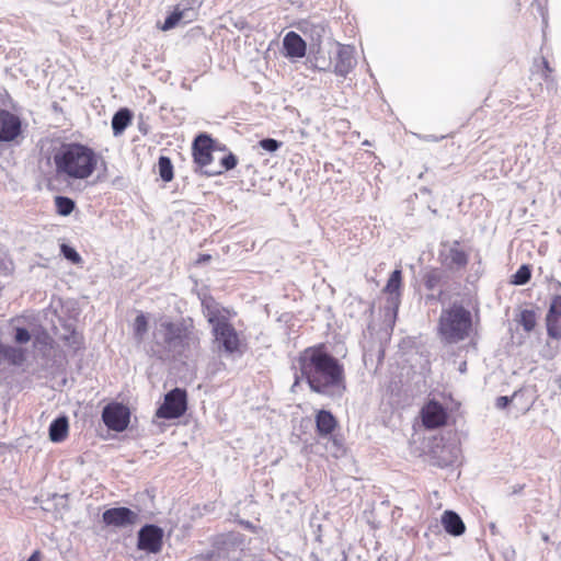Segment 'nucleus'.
<instances>
[{"label": "nucleus", "instance_id": "nucleus-27", "mask_svg": "<svg viewBox=\"0 0 561 561\" xmlns=\"http://www.w3.org/2000/svg\"><path fill=\"white\" fill-rule=\"evenodd\" d=\"M443 273L438 268L427 271L423 277L426 289L434 290L442 282Z\"/></svg>", "mask_w": 561, "mask_h": 561}, {"label": "nucleus", "instance_id": "nucleus-20", "mask_svg": "<svg viewBox=\"0 0 561 561\" xmlns=\"http://www.w3.org/2000/svg\"><path fill=\"white\" fill-rule=\"evenodd\" d=\"M193 10L192 9H184L180 10L176 8L167 19L164 20V23L162 25L163 31L171 30L175 27L181 21H184V23H187L192 21L193 19Z\"/></svg>", "mask_w": 561, "mask_h": 561}, {"label": "nucleus", "instance_id": "nucleus-28", "mask_svg": "<svg viewBox=\"0 0 561 561\" xmlns=\"http://www.w3.org/2000/svg\"><path fill=\"white\" fill-rule=\"evenodd\" d=\"M518 322L526 332H531L537 323L536 312L529 309L523 310Z\"/></svg>", "mask_w": 561, "mask_h": 561}, {"label": "nucleus", "instance_id": "nucleus-23", "mask_svg": "<svg viewBox=\"0 0 561 561\" xmlns=\"http://www.w3.org/2000/svg\"><path fill=\"white\" fill-rule=\"evenodd\" d=\"M238 163V159L233 153L225 156L220 160V169L218 170H205L204 173L208 176L221 174L224 171L232 170Z\"/></svg>", "mask_w": 561, "mask_h": 561}, {"label": "nucleus", "instance_id": "nucleus-18", "mask_svg": "<svg viewBox=\"0 0 561 561\" xmlns=\"http://www.w3.org/2000/svg\"><path fill=\"white\" fill-rule=\"evenodd\" d=\"M316 426L319 436L330 435L336 427V420L330 411L320 410L316 415Z\"/></svg>", "mask_w": 561, "mask_h": 561}, {"label": "nucleus", "instance_id": "nucleus-4", "mask_svg": "<svg viewBox=\"0 0 561 561\" xmlns=\"http://www.w3.org/2000/svg\"><path fill=\"white\" fill-rule=\"evenodd\" d=\"M208 322L213 327L214 345L219 353L231 355L239 351L240 339L233 325L224 317L208 309Z\"/></svg>", "mask_w": 561, "mask_h": 561}, {"label": "nucleus", "instance_id": "nucleus-33", "mask_svg": "<svg viewBox=\"0 0 561 561\" xmlns=\"http://www.w3.org/2000/svg\"><path fill=\"white\" fill-rule=\"evenodd\" d=\"M259 146L267 152H275L282 147V142L273 138H265L259 141Z\"/></svg>", "mask_w": 561, "mask_h": 561}, {"label": "nucleus", "instance_id": "nucleus-25", "mask_svg": "<svg viewBox=\"0 0 561 561\" xmlns=\"http://www.w3.org/2000/svg\"><path fill=\"white\" fill-rule=\"evenodd\" d=\"M159 174L164 182H170L173 179V165L171 159L161 156L158 161Z\"/></svg>", "mask_w": 561, "mask_h": 561}, {"label": "nucleus", "instance_id": "nucleus-6", "mask_svg": "<svg viewBox=\"0 0 561 561\" xmlns=\"http://www.w3.org/2000/svg\"><path fill=\"white\" fill-rule=\"evenodd\" d=\"M186 409V391L175 388L165 394L163 403L156 412V416L167 420L178 419L185 413Z\"/></svg>", "mask_w": 561, "mask_h": 561}, {"label": "nucleus", "instance_id": "nucleus-7", "mask_svg": "<svg viewBox=\"0 0 561 561\" xmlns=\"http://www.w3.org/2000/svg\"><path fill=\"white\" fill-rule=\"evenodd\" d=\"M130 412L122 403H110L102 412L104 424L112 431L123 432L129 424Z\"/></svg>", "mask_w": 561, "mask_h": 561}, {"label": "nucleus", "instance_id": "nucleus-9", "mask_svg": "<svg viewBox=\"0 0 561 561\" xmlns=\"http://www.w3.org/2000/svg\"><path fill=\"white\" fill-rule=\"evenodd\" d=\"M163 530L157 525H145L138 531L137 548L149 553H158L162 548Z\"/></svg>", "mask_w": 561, "mask_h": 561}, {"label": "nucleus", "instance_id": "nucleus-30", "mask_svg": "<svg viewBox=\"0 0 561 561\" xmlns=\"http://www.w3.org/2000/svg\"><path fill=\"white\" fill-rule=\"evenodd\" d=\"M561 318V295L552 297L546 319H560Z\"/></svg>", "mask_w": 561, "mask_h": 561}, {"label": "nucleus", "instance_id": "nucleus-2", "mask_svg": "<svg viewBox=\"0 0 561 561\" xmlns=\"http://www.w3.org/2000/svg\"><path fill=\"white\" fill-rule=\"evenodd\" d=\"M56 172L73 180H85L95 171V151L79 142H64L54 152Z\"/></svg>", "mask_w": 561, "mask_h": 561}, {"label": "nucleus", "instance_id": "nucleus-29", "mask_svg": "<svg viewBox=\"0 0 561 561\" xmlns=\"http://www.w3.org/2000/svg\"><path fill=\"white\" fill-rule=\"evenodd\" d=\"M531 271L528 265H522L512 276V283L515 285H525L530 280Z\"/></svg>", "mask_w": 561, "mask_h": 561}, {"label": "nucleus", "instance_id": "nucleus-31", "mask_svg": "<svg viewBox=\"0 0 561 561\" xmlns=\"http://www.w3.org/2000/svg\"><path fill=\"white\" fill-rule=\"evenodd\" d=\"M546 327L548 335L553 340L561 339L560 319H546Z\"/></svg>", "mask_w": 561, "mask_h": 561}, {"label": "nucleus", "instance_id": "nucleus-19", "mask_svg": "<svg viewBox=\"0 0 561 561\" xmlns=\"http://www.w3.org/2000/svg\"><path fill=\"white\" fill-rule=\"evenodd\" d=\"M69 423L67 416L55 419L49 425V438L54 443H60L68 435Z\"/></svg>", "mask_w": 561, "mask_h": 561}, {"label": "nucleus", "instance_id": "nucleus-42", "mask_svg": "<svg viewBox=\"0 0 561 561\" xmlns=\"http://www.w3.org/2000/svg\"><path fill=\"white\" fill-rule=\"evenodd\" d=\"M427 299H435L434 295L427 296Z\"/></svg>", "mask_w": 561, "mask_h": 561}, {"label": "nucleus", "instance_id": "nucleus-8", "mask_svg": "<svg viewBox=\"0 0 561 561\" xmlns=\"http://www.w3.org/2000/svg\"><path fill=\"white\" fill-rule=\"evenodd\" d=\"M102 520L106 526L127 528L139 522V513L124 506L113 507L103 512Z\"/></svg>", "mask_w": 561, "mask_h": 561}, {"label": "nucleus", "instance_id": "nucleus-14", "mask_svg": "<svg viewBox=\"0 0 561 561\" xmlns=\"http://www.w3.org/2000/svg\"><path fill=\"white\" fill-rule=\"evenodd\" d=\"M21 134V119L13 113L0 108V142H10Z\"/></svg>", "mask_w": 561, "mask_h": 561}, {"label": "nucleus", "instance_id": "nucleus-40", "mask_svg": "<svg viewBox=\"0 0 561 561\" xmlns=\"http://www.w3.org/2000/svg\"><path fill=\"white\" fill-rule=\"evenodd\" d=\"M27 561H39L38 560V551H35Z\"/></svg>", "mask_w": 561, "mask_h": 561}, {"label": "nucleus", "instance_id": "nucleus-26", "mask_svg": "<svg viewBox=\"0 0 561 561\" xmlns=\"http://www.w3.org/2000/svg\"><path fill=\"white\" fill-rule=\"evenodd\" d=\"M55 206H56L57 213L59 215L68 216V215H70L73 211V209L76 207V204L69 197L56 196L55 197Z\"/></svg>", "mask_w": 561, "mask_h": 561}, {"label": "nucleus", "instance_id": "nucleus-3", "mask_svg": "<svg viewBox=\"0 0 561 561\" xmlns=\"http://www.w3.org/2000/svg\"><path fill=\"white\" fill-rule=\"evenodd\" d=\"M471 313L460 305L443 310L439 317V333L447 343H458L469 336Z\"/></svg>", "mask_w": 561, "mask_h": 561}, {"label": "nucleus", "instance_id": "nucleus-24", "mask_svg": "<svg viewBox=\"0 0 561 561\" xmlns=\"http://www.w3.org/2000/svg\"><path fill=\"white\" fill-rule=\"evenodd\" d=\"M148 332V320L144 313H139L134 321V336L138 343L142 342Z\"/></svg>", "mask_w": 561, "mask_h": 561}, {"label": "nucleus", "instance_id": "nucleus-41", "mask_svg": "<svg viewBox=\"0 0 561 561\" xmlns=\"http://www.w3.org/2000/svg\"><path fill=\"white\" fill-rule=\"evenodd\" d=\"M542 539H543L545 541H548V539H549L548 535H543Z\"/></svg>", "mask_w": 561, "mask_h": 561}, {"label": "nucleus", "instance_id": "nucleus-39", "mask_svg": "<svg viewBox=\"0 0 561 561\" xmlns=\"http://www.w3.org/2000/svg\"><path fill=\"white\" fill-rule=\"evenodd\" d=\"M210 260V255L209 254H203L199 256V259L197 260V263H203V262H207Z\"/></svg>", "mask_w": 561, "mask_h": 561}, {"label": "nucleus", "instance_id": "nucleus-17", "mask_svg": "<svg viewBox=\"0 0 561 561\" xmlns=\"http://www.w3.org/2000/svg\"><path fill=\"white\" fill-rule=\"evenodd\" d=\"M442 524L446 533L451 536H460L465 533L466 526L460 516L454 511H445L442 515Z\"/></svg>", "mask_w": 561, "mask_h": 561}, {"label": "nucleus", "instance_id": "nucleus-21", "mask_svg": "<svg viewBox=\"0 0 561 561\" xmlns=\"http://www.w3.org/2000/svg\"><path fill=\"white\" fill-rule=\"evenodd\" d=\"M131 113L128 108H121L112 118V129L115 136L123 134L127 126L131 123Z\"/></svg>", "mask_w": 561, "mask_h": 561}, {"label": "nucleus", "instance_id": "nucleus-43", "mask_svg": "<svg viewBox=\"0 0 561 561\" xmlns=\"http://www.w3.org/2000/svg\"><path fill=\"white\" fill-rule=\"evenodd\" d=\"M491 530H492L493 533H494V530H495V526H494L493 524L491 525Z\"/></svg>", "mask_w": 561, "mask_h": 561}, {"label": "nucleus", "instance_id": "nucleus-5", "mask_svg": "<svg viewBox=\"0 0 561 561\" xmlns=\"http://www.w3.org/2000/svg\"><path fill=\"white\" fill-rule=\"evenodd\" d=\"M159 332L162 333L163 341L169 348L183 350L198 343L196 333L182 324L165 321L160 324Z\"/></svg>", "mask_w": 561, "mask_h": 561}, {"label": "nucleus", "instance_id": "nucleus-38", "mask_svg": "<svg viewBox=\"0 0 561 561\" xmlns=\"http://www.w3.org/2000/svg\"><path fill=\"white\" fill-rule=\"evenodd\" d=\"M316 61H317L316 67H317L319 70H323V71L329 70V68H330V64L324 65V66H320V65H319V59H318V58H316Z\"/></svg>", "mask_w": 561, "mask_h": 561}, {"label": "nucleus", "instance_id": "nucleus-11", "mask_svg": "<svg viewBox=\"0 0 561 561\" xmlns=\"http://www.w3.org/2000/svg\"><path fill=\"white\" fill-rule=\"evenodd\" d=\"M421 419L425 428L435 430L446 424L447 412L439 402L431 400L422 408Z\"/></svg>", "mask_w": 561, "mask_h": 561}, {"label": "nucleus", "instance_id": "nucleus-37", "mask_svg": "<svg viewBox=\"0 0 561 561\" xmlns=\"http://www.w3.org/2000/svg\"><path fill=\"white\" fill-rule=\"evenodd\" d=\"M542 66L545 68V72L542 73V77L546 81L553 82V79L550 78V73L552 72V68L549 66V62L546 58H542Z\"/></svg>", "mask_w": 561, "mask_h": 561}, {"label": "nucleus", "instance_id": "nucleus-12", "mask_svg": "<svg viewBox=\"0 0 561 561\" xmlns=\"http://www.w3.org/2000/svg\"><path fill=\"white\" fill-rule=\"evenodd\" d=\"M440 261L450 271L463 270L468 262V253L460 248V242L455 240L446 251L440 252Z\"/></svg>", "mask_w": 561, "mask_h": 561}, {"label": "nucleus", "instance_id": "nucleus-13", "mask_svg": "<svg viewBox=\"0 0 561 561\" xmlns=\"http://www.w3.org/2000/svg\"><path fill=\"white\" fill-rule=\"evenodd\" d=\"M401 284H402V272L401 270H394L387 280L383 288V293L388 295L386 302V310L391 311L393 316L397 314L400 298H401Z\"/></svg>", "mask_w": 561, "mask_h": 561}, {"label": "nucleus", "instance_id": "nucleus-10", "mask_svg": "<svg viewBox=\"0 0 561 561\" xmlns=\"http://www.w3.org/2000/svg\"><path fill=\"white\" fill-rule=\"evenodd\" d=\"M214 140L211 137L207 134H199L193 142V157L194 162L203 169V172L205 170H209L208 167L213 162V149Z\"/></svg>", "mask_w": 561, "mask_h": 561}, {"label": "nucleus", "instance_id": "nucleus-44", "mask_svg": "<svg viewBox=\"0 0 561 561\" xmlns=\"http://www.w3.org/2000/svg\"><path fill=\"white\" fill-rule=\"evenodd\" d=\"M289 2H290V3H296V1H295V0H289Z\"/></svg>", "mask_w": 561, "mask_h": 561}, {"label": "nucleus", "instance_id": "nucleus-36", "mask_svg": "<svg viewBox=\"0 0 561 561\" xmlns=\"http://www.w3.org/2000/svg\"><path fill=\"white\" fill-rule=\"evenodd\" d=\"M514 397H515V393L512 397L501 396V397L496 398L495 407L497 409H505L512 402Z\"/></svg>", "mask_w": 561, "mask_h": 561}, {"label": "nucleus", "instance_id": "nucleus-1", "mask_svg": "<svg viewBox=\"0 0 561 561\" xmlns=\"http://www.w3.org/2000/svg\"><path fill=\"white\" fill-rule=\"evenodd\" d=\"M295 381L291 390L306 381L314 393L340 399L346 391L344 367L322 344L301 351L293 360Z\"/></svg>", "mask_w": 561, "mask_h": 561}, {"label": "nucleus", "instance_id": "nucleus-35", "mask_svg": "<svg viewBox=\"0 0 561 561\" xmlns=\"http://www.w3.org/2000/svg\"><path fill=\"white\" fill-rule=\"evenodd\" d=\"M14 339L18 343L24 344L31 340V334L25 328H18Z\"/></svg>", "mask_w": 561, "mask_h": 561}, {"label": "nucleus", "instance_id": "nucleus-16", "mask_svg": "<svg viewBox=\"0 0 561 561\" xmlns=\"http://www.w3.org/2000/svg\"><path fill=\"white\" fill-rule=\"evenodd\" d=\"M283 46L287 57L301 58L306 55V43L296 32L291 31L285 35Z\"/></svg>", "mask_w": 561, "mask_h": 561}, {"label": "nucleus", "instance_id": "nucleus-22", "mask_svg": "<svg viewBox=\"0 0 561 561\" xmlns=\"http://www.w3.org/2000/svg\"><path fill=\"white\" fill-rule=\"evenodd\" d=\"M299 30L307 36H310L311 41L316 44H320L322 37L325 34V26L322 23L313 24L305 21L300 24Z\"/></svg>", "mask_w": 561, "mask_h": 561}, {"label": "nucleus", "instance_id": "nucleus-32", "mask_svg": "<svg viewBox=\"0 0 561 561\" xmlns=\"http://www.w3.org/2000/svg\"><path fill=\"white\" fill-rule=\"evenodd\" d=\"M60 251H61L62 255L70 262H72L75 264H78L81 262L80 254L73 248H71L67 244H61Z\"/></svg>", "mask_w": 561, "mask_h": 561}, {"label": "nucleus", "instance_id": "nucleus-15", "mask_svg": "<svg viewBox=\"0 0 561 561\" xmlns=\"http://www.w3.org/2000/svg\"><path fill=\"white\" fill-rule=\"evenodd\" d=\"M354 48L348 45H337V51L334 61V73L345 78L355 67Z\"/></svg>", "mask_w": 561, "mask_h": 561}, {"label": "nucleus", "instance_id": "nucleus-34", "mask_svg": "<svg viewBox=\"0 0 561 561\" xmlns=\"http://www.w3.org/2000/svg\"><path fill=\"white\" fill-rule=\"evenodd\" d=\"M64 340L67 343V345H69L73 350H79L82 344L81 335L75 330L70 333V335L65 336Z\"/></svg>", "mask_w": 561, "mask_h": 561}]
</instances>
